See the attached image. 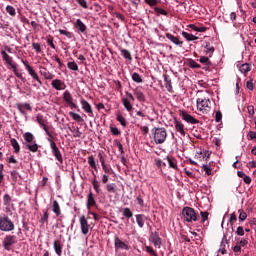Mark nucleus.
Here are the masks:
<instances>
[{
	"mask_svg": "<svg viewBox=\"0 0 256 256\" xmlns=\"http://www.w3.org/2000/svg\"><path fill=\"white\" fill-rule=\"evenodd\" d=\"M145 221H147L146 215H143V214L136 215V223L140 227V229H143V227H145Z\"/></svg>",
	"mask_w": 256,
	"mask_h": 256,
	"instance_id": "25",
	"label": "nucleus"
},
{
	"mask_svg": "<svg viewBox=\"0 0 256 256\" xmlns=\"http://www.w3.org/2000/svg\"><path fill=\"white\" fill-rule=\"evenodd\" d=\"M88 165L89 167H91V169H94V171H99V169L97 168V162L95 161V157H88Z\"/></svg>",
	"mask_w": 256,
	"mask_h": 256,
	"instance_id": "32",
	"label": "nucleus"
},
{
	"mask_svg": "<svg viewBox=\"0 0 256 256\" xmlns=\"http://www.w3.org/2000/svg\"><path fill=\"white\" fill-rule=\"evenodd\" d=\"M166 39L171 41V43H173L174 45H177V47H183V41L179 39V37H176L171 33L166 34Z\"/></svg>",
	"mask_w": 256,
	"mask_h": 256,
	"instance_id": "23",
	"label": "nucleus"
},
{
	"mask_svg": "<svg viewBox=\"0 0 256 256\" xmlns=\"http://www.w3.org/2000/svg\"><path fill=\"white\" fill-rule=\"evenodd\" d=\"M155 165H156V167H166L167 166V164H165V162H163V160H161V159H156Z\"/></svg>",
	"mask_w": 256,
	"mask_h": 256,
	"instance_id": "62",
	"label": "nucleus"
},
{
	"mask_svg": "<svg viewBox=\"0 0 256 256\" xmlns=\"http://www.w3.org/2000/svg\"><path fill=\"white\" fill-rule=\"evenodd\" d=\"M147 5L150 7H155L159 3V0H144Z\"/></svg>",
	"mask_w": 256,
	"mask_h": 256,
	"instance_id": "61",
	"label": "nucleus"
},
{
	"mask_svg": "<svg viewBox=\"0 0 256 256\" xmlns=\"http://www.w3.org/2000/svg\"><path fill=\"white\" fill-rule=\"evenodd\" d=\"M15 229V224L9 219V216L3 214L0 216V231L9 233Z\"/></svg>",
	"mask_w": 256,
	"mask_h": 256,
	"instance_id": "4",
	"label": "nucleus"
},
{
	"mask_svg": "<svg viewBox=\"0 0 256 256\" xmlns=\"http://www.w3.org/2000/svg\"><path fill=\"white\" fill-rule=\"evenodd\" d=\"M151 133L156 145H162L167 140V130L165 128H153Z\"/></svg>",
	"mask_w": 256,
	"mask_h": 256,
	"instance_id": "1",
	"label": "nucleus"
},
{
	"mask_svg": "<svg viewBox=\"0 0 256 256\" xmlns=\"http://www.w3.org/2000/svg\"><path fill=\"white\" fill-rule=\"evenodd\" d=\"M149 241L153 243L156 249H161V237H159V234L157 232H152L150 234Z\"/></svg>",
	"mask_w": 256,
	"mask_h": 256,
	"instance_id": "19",
	"label": "nucleus"
},
{
	"mask_svg": "<svg viewBox=\"0 0 256 256\" xmlns=\"http://www.w3.org/2000/svg\"><path fill=\"white\" fill-rule=\"evenodd\" d=\"M203 53L204 55H208V57H213V53H215V47L211 46V43L206 42Z\"/></svg>",
	"mask_w": 256,
	"mask_h": 256,
	"instance_id": "24",
	"label": "nucleus"
},
{
	"mask_svg": "<svg viewBox=\"0 0 256 256\" xmlns=\"http://www.w3.org/2000/svg\"><path fill=\"white\" fill-rule=\"evenodd\" d=\"M239 71H241L242 73H249V71H251V66L247 63L242 64L239 68Z\"/></svg>",
	"mask_w": 256,
	"mask_h": 256,
	"instance_id": "42",
	"label": "nucleus"
},
{
	"mask_svg": "<svg viewBox=\"0 0 256 256\" xmlns=\"http://www.w3.org/2000/svg\"><path fill=\"white\" fill-rule=\"evenodd\" d=\"M135 102V96L131 94L130 92H126V97L122 98V104L124 106V109L130 113L133 111V103Z\"/></svg>",
	"mask_w": 256,
	"mask_h": 256,
	"instance_id": "6",
	"label": "nucleus"
},
{
	"mask_svg": "<svg viewBox=\"0 0 256 256\" xmlns=\"http://www.w3.org/2000/svg\"><path fill=\"white\" fill-rule=\"evenodd\" d=\"M145 250H146V252L149 253L150 255L157 256V252H155V250L153 249V247H151V246H145Z\"/></svg>",
	"mask_w": 256,
	"mask_h": 256,
	"instance_id": "57",
	"label": "nucleus"
},
{
	"mask_svg": "<svg viewBox=\"0 0 256 256\" xmlns=\"http://www.w3.org/2000/svg\"><path fill=\"white\" fill-rule=\"evenodd\" d=\"M1 55H2L3 61H5L7 65H10V66L13 65V58L10 57L5 50L1 51Z\"/></svg>",
	"mask_w": 256,
	"mask_h": 256,
	"instance_id": "30",
	"label": "nucleus"
},
{
	"mask_svg": "<svg viewBox=\"0 0 256 256\" xmlns=\"http://www.w3.org/2000/svg\"><path fill=\"white\" fill-rule=\"evenodd\" d=\"M174 127L182 137H185V135H187V132H185V125L180 120H174Z\"/></svg>",
	"mask_w": 256,
	"mask_h": 256,
	"instance_id": "21",
	"label": "nucleus"
},
{
	"mask_svg": "<svg viewBox=\"0 0 256 256\" xmlns=\"http://www.w3.org/2000/svg\"><path fill=\"white\" fill-rule=\"evenodd\" d=\"M102 169L104 171V175H111L113 173V168H111V166H108L107 164H103Z\"/></svg>",
	"mask_w": 256,
	"mask_h": 256,
	"instance_id": "43",
	"label": "nucleus"
},
{
	"mask_svg": "<svg viewBox=\"0 0 256 256\" xmlns=\"http://www.w3.org/2000/svg\"><path fill=\"white\" fill-rule=\"evenodd\" d=\"M80 103H81L83 111H85V113H87L88 117H95V114H93V107H91V104H89V102H87V100L81 99Z\"/></svg>",
	"mask_w": 256,
	"mask_h": 256,
	"instance_id": "15",
	"label": "nucleus"
},
{
	"mask_svg": "<svg viewBox=\"0 0 256 256\" xmlns=\"http://www.w3.org/2000/svg\"><path fill=\"white\" fill-rule=\"evenodd\" d=\"M32 47L36 51V53H41V44H39V43H32Z\"/></svg>",
	"mask_w": 256,
	"mask_h": 256,
	"instance_id": "63",
	"label": "nucleus"
},
{
	"mask_svg": "<svg viewBox=\"0 0 256 256\" xmlns=\"http://www.w3.org/2000/svg\"><path fill=\"white\" fill-rule=\"evenodd\" d=\"M165 87L167 91H173V85L171 84V78L167 75H164Z\"/></svg>",
	"mask_w": 256,
	"mask_h": 256,
	"instance_id": "33",
	"label": "nucleus"
},
{
	"mask_svg": "<svg viewBox=\"0 0 256 256\" xmlns=\"http://www.w3.org/2000/svg\"><path fill=\"white\" fill-rule=\"evenodd\" d=\"M58 32L60 33V35H65V37H67V39H73L72 32H69V31L63 30V29H59Z\"/></svg>",
	"mask_w": 256,
	"mask_h": 256,
	"instance_id": "45",
	"label": "nucleus"
},
{
	"mask_svg": "<svg viewBox=\"0 0 256 256\" xmlns=\"http://www.w3.org/2000/svg\"><path fill=\"white\" fill-rule=\"evenodd\" d=\"M114 247L115 249H124L125 251H129L130 249L128 244L123 242L118 236L114 237Z\"/></svg>",
	"mask_w": 256,
	"mask_h": 256,
	"instance_id": "20",
	"label": "nucleus"
},
{
	"mask_svg": "<svg viewBox=\"0 0 256 256\" xmlns=\"http://www.w3.org/2000/svg\"><path fill=\"white\" fill-rule=\"evenodd\" d=\"M76 2L78 3V5H80V7H82L83 9H88L89 5H87V1L86 0H76Z\"/></svg>",
	"mask_w": 256,
	"mask_h": 256,
	"instance_id": "58",
	"label": "nucleus"
},
{
	"mask_svg": "<svg viewBox=\"0 0 256 256\" xmlns=\"http://www.w3.org/2000/svg\"><path fill=\"white\" fill-rule=\"evenodd\" d=\"M239 213V221H245V219H247V212L243 211V210H238Z\"/></svg>",
	"mask_w": 256,
	"mask_h": 256,
	"instance_id": "54",
	"label": "nucleus"
},
{
	"mask_svg": "<svg viewBox=\"0 0 256 256\" xmlns=\"http://www.w3.org/2000/svg\"><path fill=\"white\" fill-rule=\"evenodd\" d=\"M200 215H201V223H205V221L209 219V212H202L200 213Z\"/></svg>",
	"mask_w": 256,
	"mask_h": 256,
	"instance_id": "59",
	"label": "nucleus"
},
{
	"mask_svg": "<svg viewBox=\"0 0 256 256\" xmlns=\"http://www.w3.org/2000/svg\"><path fill=\"white\" fill-rule=\"evenodd\" d=\"M36 119H37V123L40 125V127H44L45 117H43V115H41V114H38Z\"/></svg>",
	"mask_w": 256,
	"mask_h": 256,
	"instance_id": "52",
	"label": "nucleus"
},
{
	"mask_svg": "<svg viewBox=\"0 0 256 256\" xmlns=\"http://www.w3.org/2000/svg\"><path fill=\"white\" fill-rule=\"evenodd\" d=\"M202 169L205 171L206 175L212 174L213 169L211 168V164H203Z\"/></svg>",
	"mask_w": 256,
	"mask_h": 256,
	"instance_id": "47",
	"label": "nucleus"
},
{
	"mask_svg": "<svg viewBox=\"0 0 256 256\" xmlns=\"http://www.w3.org/2000/svg\"><path fill=\"white\" fill-rule=\"evenodd\" d=\"M116 120L118 122H120V125H122V127H127V119H125V117H123V115L117 114L116 115Z\"/></svg>",
	"mask_w": 256,
	"mask_h": 256,
	"instance_id": "39",
	"label": "nucleus"
},
{
	"mask_svg": "<svg viewBox=\"0 0 256 256\" xmlns=\"http://www.w3.org/2000/svg\"><path fill=\"white\" fill-rule=\"evenodd\" d=\"M132 81H134V83H143V77H141L139 73L134 72L132 74Z\"/></svg>",
	"mask_w": 256,
	"mask_h": 256,
	"instance_id": "40",
	"label": "nucleus"
},
{
	"mask_svg": "<svg viewBox=\"0 0 256 256\" xmlns=\"http://www.w3.org/2000/svg\"><path fill=\"white\" fill-rule=\"evenodd\" d=\"M52 211L56 217H59L61 215V206H59V202H57V200L53 201Z\"/></svg>",
	"mask_w": 256,
	"mask_h": 256,
	"instance_id": "28",
	"label": "nucleus"
},
{
	"mask_svg": "<svg viewBox=\"0 0 256 256\" xmlns=\"http://www.w3.org/2000/svg\"><path fill=\"white\" fill-rule=\"evenodd\" d=\"M48 142L50 143V149L55 159L60 163V165H63V154L61 153V150H59V147H57V143H55L51 138H48Z\"/></svg>",
	"mask_w": 256,
	"mask_h": 256,
	"instance_id": "7",
	"label": "nucleus"
},
{
	"mask_svg": "<svg viewBox=\"0 0 256 256\" xmlns=\"http://www.w3.org/2000/svg\"><path fill=\"white\" fill-rule=\"evenodd\" d=\"M51 87L52 89H55V91H65L67 89V84L61 79H52Z\"/></svg>",
	"mask_w": 256,
	"mask_h": 256,
	"instance_id": "11",
	"label": "nucleus"
},
{
	"mask_svg": "<svg viewBox=\"0 0 256 256\" xmlns=\"http://www.w3.org/2000/svg\"><path fill=\"white\" fill-rule=\"evenodd\" d=\"M196 107L200 113H209L211 111V100L209 98H197Z\"/></svg>",
	"mask_w": 256,
	"mask_h": 256,
	"instance_id": "5",
	"label": "nucleus"
},
{
	"mask_svg": "<svg viewBox=\"0 0 256 256\" xmlns=\"http://www.w3.org/2000/svg\"><path fill=\"white\" fill-rule=\"evenodd\" d=\"M69 115L74 121H77L78 123H83V121H85L83 117H81V115H79L78 113L69 112Z\"/></svg>",
	"mask_w": 256,
	"mask_h": 256,
	"instance_id": "35",
	"label": "nucleus"
},
{
	"mask_svg": "<svg viewBox=\"0 0 256 256\" xmlns=\"http://www.w3.org/2000/svg\"><path fill=\"white\" fill-rule=\"evenodd\" d=\"M123 216L126 217V219H131V217H133V212L129 208H124Z\"/></svg>",
	"mask_w": 256,
	"mask_h": 256,
	"instance_id": "48",
	"label": "nucleus"
},
{
	"mask_svg": "<svg viewBox=\"0 0 256 256\" xmlns=\"http://www.w3.org/2000/svg\"><path fill=\"white\" fill-rule=\"evenodd\" d=\"M11 201H12L11 195L5 194L3 196V203L5 207H11Z\"/></svg>",
	"mask_w": 256,
	"mask_h": 256,
	"instance_id": "38",
	"label": "nucleus"
},
{
	"mask_svg": "<svg viewBox=\"0 0 256 256\" xmlns=\"http://www.w3.org/2000/svg\"><path fill=\"white\" fill-rule=\"evenodd\" d=\"M39 73H40V75H42V77H44V79H46V81H51V80L55 79V74L51 73L45 67H40Z\"/></svg>",
	"mask_w": 256,
	"mask_h": 256,
	"instance_id": "22",
	"label": "nucleus"
},
{
	"mask_svg": "<svg viewBox=\"0 0 256 256\" xmlns=\"http://www.w3.org/2000/svg\"><path fill=\"white\" fill-rule=\"evenodd\" d=\"M10 144L12 145V149L14 150V153L18 154L21 151V146L19 145V142H17V139L11 138Z\"/></svg>",
	"mask_w": 256,
	"mask_h": 256,
	"instance_id": "29",
	"label": "nucleus"
},
{
	"mask_svg": "<svg viewBox=\"0 0 256 256\" xmlns=\"http://www.w3.org/2000/svg\"><path fill=\"white\" fill-rule=\"evenodd\" d=\"M16 108L21 113V115H27V112L25 111H33V107H31V104L29 103H17Z\"/></svg>",
	"mask_w": 256,
	"mask_h": 256,
	"instance_id": "17",
	"label": "nucleus"
},
{
	"mask_svg": "<svg viewBox=\"0 0 256 256\" xmlns=\"http://www.w3.org/2000/svg\"><path fill=\"white\" fill-rule=\"evenodd\" d=\"M95 197H93V192H89L87 196V209H91L93 206H95Z\"/></svg>",
	"mask_w": 256,
	"mask_h": 256,
	"instance_id": "27",
	"label": "nucleus"
},
{
	"mask_svg": "<svg viewBox=\"0 0 256 256\" xmlns=\"http://www.w3.org/2000/svg\"><path fill=\"white\" fill-rule=\"evenodd\" d=\"M6 13H8V15H11V17H15V15H16L15 7L8 5L6 7Z\"/></svg>",
	"mask_w": 256,
	"mask_h": 256,
	"instance_id": "51",
	"label": "nucleus"
},
{
	"mask_svg": "<svg viewBox=\"0 0 256 256\" xmlns=\"http://www.w3.org/2000/svg\"><path fill=\"white\" fill-rule=\"evenodd\" d=\"M67 67L70 69V71H79V66L74 61L68 62Z\"/></svg>",
	"mask_w": 256,
	"mask_h": 256,
	"instance_id": "46",
	"label": "nucleus"
},
{
	"mask_svg": "<svg viewBox=\"0 0 256 256\" xmlns=\"http://www.w3.org/2000/svg\"><path fill=\"white\" fill-rule=\"evenodd\" d=\"M71 133H73V137L80 138L83 135V132L79 129V127L70 128Z\"/></svg>",
	"mask_w": 256,
	"mask_h": 256,
	"instance_id": "34",
	"label": "nucleus"
},
{
	"mask_svg": "<svg viewBox=\"0 0 256 256\" xmlns=\"http://www.w3.org/2000/svg\"><path fill=\"white\" fill-rule=\"evenodd\" d=\"M43 216L40 219V223H42V225H44V223H47V221H49V212L48 210H43Z\"/></svg>",
	"mask_w": 256,
	"mask_h": 256,
	"instance_id": "44",
	"label": "nucleus"
},
{
	"mask_svg": "<svg viewBox=\"0 0 256 256\" xmlns=\"http://www.w3.org/2000/svg\"><path fill=\"white\" fill-rule=\"evenodd\" d=\"M182 219L186 223H193V221L199 220V214L195 212V209L186 206L182 209Z\"/></svg>",
	"mask_w": 256,
	"mask_h": 256,
	"instance_id": "2",
	"label": "nucleus"
},
{
	"mask_svg": "<svg viewBox=\"0 0 256 256\" xmlns=\"http://www.w3.org/2000/svg\"><path fill=\"white\" fill-rule=\"evenodd\" d=\"M179 115L183 119V121H185L186 123H190V125H197V123H199V120L191 116L186 110H179Z\"/></svg>",
	"mask_w": 256,
	"mask_h": 256,
	"instance_id": "10",
	"label": "nucleus"
},
{
	"mask_svg": "<svg viewBox=\"0 0 256 256\" xmlns=\"http://www.w3.org/2000/svg\"><path fill=\"white\" fill-rule=\"evenodd\" d=\"M133 95L134 97H136L137 101H139L140 103H145V101H147V98L145 97V93H143V87L141 86H137L133 90Z\"/></svg>",
	"mask_w": 256,
	"mask_h": 256,
	"instance_id": "12",
	"label": "nucleus"
},
{
	"mask_svg": "<svg viewBox=\"0 0 256 256\" xmlns=\"http://www.w3.org/2000/svg\"><path fill=\"white\" fill-rule=\"evenodd\" d=\"M110 131L112 133V135H121V130H119V128L117 127H113V126H110Z\"/></svg>",
	"mask_w": 256,
	"mask_h": 256,
	"instance_id": "55",
	"label": "nucleus"
},
{
	"mask_svg": "<svg viewBox=\"0 0 256 256\" xmlns=\"http://www.w3.org/2000/svg\"><path fill=\"white\" fill-rule=\"evenodd\" d=\"M166 161L168 162L170 169H179V167L177 166V159H175V157L167 156Z\"/></svg>",
	"mask_w": 256,
	"mask_h": 256,
	"instance_id": "26",
	"label": "nucleus"
},
{
	"mask_svg": "<svg viewBox=\"0 0 256 256\" xmlns=\"http://www.w3.org/2000/svg\"><path fill=\"white\" fill-rule=\"evenodd\" d=\"M73 27L78 33H87V25L83 23L82 19H76V21L73 23Z\"/></svg>",
	"mask_w": 256,
	"mask_h": 256,
	"instance_id": "13",
	"label": "nucleus"
},
{
	"mask_svg": "<svg viewBox=\"0 0 256 256\" xmlns=\"http://www.w3.org/2000/svg\"><path fill=\"white\" fill-rule=\"evenodd\" d=\"M236 235H239L240 237H243L245 235V230L243 229L242 226H239L236 230Z\"/></svg>",
	"mask_w": 256,
	"mask_h": 256,
	"instance_id": "64",
	"label": "nucleus"
},
{
	"mask_svg": "<svg viewBox=\"0 0 256 256\" xmlns=\"http://www.w3.org/2000/svg\"><path fill=\"white\" fill-rule=\"evenodd\" d=\"M62 97L63 101H65L67 105H70L74 109H77V104L73 102V95H71V92H69V90H65Z\"/></svg>",
	"mask_w": 256,
	"mask_h": 256,
	"instance_id": "16",
	"label": "nucleus"
},
{
	"mask_svg": "<svg viewBox=\"0 0 256 256\" xmlns=\"http://www.w3.org/2000/svg\"><path fill=\"white\" fill-rule=\"evenodd\" d=\"M189 67H191V69H201V65L197 63L195 60L189 61Z\"/></svg>",
	"mask_w": 256,
	"mask_h": 256,
	"instance_id": "53",
	"label": "nucleus"
},
{
	"mask_svg": "<svg viewBox=\"0 0 256 256\" xmlns=\"http://www.w3.org/2000/svg\"><path fill=\"white\" fill-rule=\"evenodd\" d=\"M106 190L108 191V193H117V184L115 183L106 184Z\"/></svg>",
	"mask_w": 256,
	"mask_h": 256,
	"instance_id": "37",
	"label": "nucleus"
},
{
	"mask_svg": "<svg viewBox=\"0 0 256 256\" xmlns=\"http://www.w3.org/2000/svg\"><path fill=\"white\" fill-rule=\"evenodd\" d=\"M202 65H211V60H209V56H201L199 59Z\"/></svg>",
	"mask_w": 256,
	"mask_h": 256,
	"instance_id": "50",
	"label": "nucleus"
},
{
	"mask_svg": "<svg viewBox=\"0 0 256 256\" xmlns=\"http://www.w3.org/2000/svg\"><path fill=\"white\" fill-rule=\"evenodd\" d=\"M53 247L56 255L58 256L63 255V247H64L63 240L61 239L54 240Z\"/></svg>",
	"mask_w": 256,
	"mask_h": 256,
	"instance_id": "18",
	"label": "nucleus"
},
{
	"mask_svg": "<svg viewBox=\"0 0 256 256\" xmlns=\"http://www.w3.org/2000/svg\"><path fill=\"white\" fill-rule=\"evenodd\" d=\"M21 63H23V65H24L25 69L28 71L30 77H32V79H34V81H37V83H39V85H43V82L41 81V78H39V74H37L35 69H33V67H31V65H29V63H27L23 59H21Z\"/></svg>",
	"mask_w": 256,
	"mask_h": 256,
	"instance_id": "8",
	"label": "nucleus"
},
{
	"mask_svg": "<svg viewBox=\"0 0 256 256\" xmlns=\"http://www.w3.org/2000/svg\"><path fill=\"white\" fill-rule=\"evenodd\" d=\"M80 229L82 235H88L89 234V222L87 221V218H85V215L80 216Z\"/></svg>",
	"mask_w": 256,
	"mask_h": 256,
	"instance_id": "14",
	"label": "nucleus"
},
{
	"mask_svg": "<svg viewBox=\"0 0 256 256\" xmlns=\"http://www.w3.org/2000/svg\"><path fill=\"white\" fill-rule=\"evenodd\" d=\"M223 119V114L221 113V111H216L215 113V121L216 123H220V121Z\"/></svg>",
	"mask_w": 256,
	"mask_h": 256,
	"instance_id": "56",
	"label": "nucleus"
},
{
	"mask_svg": "<svg viewBox=\"0 0 256 256\" xmlns=\"http://www.w3.org/2000/svg\"><path fill=\"white\" fill-rule=\"evenodd\" d=\"M181 35L184 37V39H186V41H197V39H199V37L185 31H183Z\"/></svg>",
	"mask_w": 256,
	"mask_h": 256,
	"instance_id": "31",
	"label": "nucleus"
},
{
	"mask_svg": "<svg viewBox=\"0 0 256 256\" xmlns=\"http://www.w3.org/2000/svg\"><path fill=\"white\" fill-rule=\"evenodd\" d=\"M15 243H17V236L6 235L3 239L2 245L6 251H11Z\"/></svg>",
	"mask_w": 256,
	"mask_h": 256,
	"instance_id": "9",
	"label": "nucleus"
},
{
	"mask_svg": "<svg viewBox=\"0 0 256 256\" xmlns=\"http://www.w3.org/2000/svg\"><path fill=\"white\" fill-rule=\"evenodd\" d=\"M246 167L247 169H256V161L255 160L249 161L248 163H246Z\"/></svg>",
	"mask_w": 256,
	"mask_h": 256,
	"instance_id": "60",
	"label": "nucleus"
},
{
	"mask_svg": "<svg viewBox=\"0 0 256 256\" xmlns=\"http://www.w3.org/2000/svg\"><path fill=\"white\" fill-rule=\"evenodd\" d=\"M24 140H25V147L28 149V151H31V153H37L39 151V145L35 141V136H33V133L31 132H26L23 135Z\"/></svg>",
	"mask_w": 256,
	"mask_h": 256,
	"instance_id": "3",
	"label": "nucleus"
},
{
	"mask_svg": "<svg viewBox=\"0 0 256 256\" xmlns=\"http://www.w3.org/2000/svg\"><path fill=\"white\" fill-rule=\"evenodd\" d=\"M120 52L122 57H124V59H128V61H133V57H131V52H129V50L120 49Z\"/></svg>",
	"mask_w": 256,
	"mask_h": 256,
	"instance_id": "36",
	"label": "nucleus"
},
{
	"mask_svg": "<svg viewBox=\"0 0 256 256\" xmlns=\"http://www.w3.org/2000/svg\"><path fill=\"white\" fill-rule=\"evenodd\" d=\"M92 185L96 193L98 194L101 193V189H100L101 185L99 184V181L97 179L93 180Z\"/></svg>",
	"mask_w": 256,
	"mask_h": 256,
	"instance_id": "49",
	"label": "nucleus"
},
{
	"mask_svg": "<svg viewBox=\"0 0 256 256\" xmlns=\"http://www.w3.org/2000/svg\"><path fill=\"white\" fill-rule=\"evenodd\" d=\"M154 12L156 13V15H164L165 17H167V15H169V13L168 12H166V10L165 9H163V8H159V7H155L154 8Z\"/></svg>",
	"mask_w": 256,
	"mask_h": 256,
	"instance_id": "41",
	"label": "nucleus"
}]
</instances>
